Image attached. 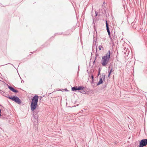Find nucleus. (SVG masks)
Masks as SVG:
<instances>
[{"label":"nucleus","mask_w":147,"mask_h":147,"mask_svg":"<svg viewBox=\"0 0 147 147\" xmlns=\"http://www.w3.org/2000/svg\"><path fill=\"white\" fill-rule=\"evenodd\" d=\"M48 45V43L47 42H46L44 43V44L42 45V48L44 47H46Z\"/></svg>","instance_id":"obj_19"},{"label":"nucleus","mask_w":147,"mask_h":147,"mask_svg":"<svg viewBox=\"0 0 147 147\" xmlns=\"http://www.w3.org/2000/svg\"><path fill=\"white\" fill-rule=\"evenodd\" d=\"M83 89H84V86H78L77 91L80 92V91H81V90H83Z\"/></svg>","instance_id":"obj_14"},{"label":"nucleus","mask_w":147,"mask_h":147,"mask_svg":"<svg viewBox=\"0 0 147 147\" xmlns=\"http://www.w3.org/2000/svg\"><path fill=\"white\" fill-rule=\"evenodd\" d=\"M0 81H1V80H0Z\"/></svg>","instance_id":"obj_39"},{"label":"nucleus","mask_w":147,"mask_h":147,"mask_svg":"<svg viewBox=\"0 0 147 147\" xmlns=\"http://www.w3.org/2000/svg\"><path fill=\"white\" fill-rule=\"evenodd\" d=\"M44 96H40V100H41V99Z\"/></svg>","instance_id":"obj_29"},{"label":"nucleus","mask_w":147,"mask_h":147,"mask_svg":"<svg viewBox=\"0 0 147 147\" xmlns=\"http://www.w3.org/2000/svg\"><path fill=\"white\" fill-rule=\"evenodd\" d=\"M63 90H64V91H67V92L69 91V90H67L66 88L64 89Z\"/></svg>","instance_id":"obj_24"},{"label":"nucleus","mask_w":147,"mask_h":147,"mask_svg":"<svg viewBox=\"0 0 147 147\" xmlns=\"http://www.w3.org/2000/svg\"><path fill=\"white\" fill-rule=\"evenodd\" d=\"M106 86H107V85H105L104 86H103V87H102V88H105V87H106Z\"/></svg>","instance_id":"obj_30"},{"label":"nucleus","mask_w":147,"mask_h":147,"mask_svg":"<svg viewBox=\"0 0 147 147\" xmlns=\"http://www.w3.org/2000/svg\"><path fill=\"white\" fill-rule=\"evenodd\" d=\"M1 117H0V118L1 119H4L5 118H6V117H3V115H1Z\"/></svg>","instance_id":"obj_21"},{"label":"nucleus","mask_w":147,"mask_h":147,"mask_svg":"<svg viewBox=\"0 0 147 147\" xmlns=\"http://www.w3.org/2000/svg\"><path fill=\"white\" fill-rule=\"evenodd\" d=\"M72 30L71 29H69L67 30L65 32V33L64 34L63 33V32H62L61 34H59V35H61V34H63L64 35H69L70 33L72 32Z\"/></svg>","instance_id":"obj_12"},{"label":"nucleus","mask_w":147,"mask_h":147,"mask_svg":"<svg viewBox=\"0 0 147 147\" xmlns=\"http://www.w3.org/2000/svg\"><path fill=\"white\" fill-rule=\"evenodd\" d=\"M1 110L0 109V117L2 115L1 114Z\"/></svg>","instance_id":"obj_28"},{"label":"nucleus","mask_w":147,"mask_h":147,"mask_svg":"<svg viewBox=\"0 0 147 147\" xmlns=\"http://www.w3.org/2000/svg\"><path fill=\"white\" fill-rule=\"evenodd\" d=\"M100 70H101L100 69V67H99V69H98V74H97V77H98V76H99V75H100V80H99L98 82L97 83V84L96 85V86H98L101 84V76L100 75Z\"/></svg>","instance_id":"obj_8"},{"label":"nucleus","mask_w":147,"mask_h":147,"mask_svg":"<svg viewBox=\"0 0 147 147\" xmlns=\"http://www.w3.org/2000/svg\"><path fill=\"white\" fill-rule=\"evenodd\" d=\"M147 145V139H142L139 141L138 147H144Z\"/></svg>","instance_id":"obj_5"},{"label":"nucleus","mask_w":147,"mask_h":147,"mask_svg":"<svg viewBox=\"0 0 147 147\" xmlns=\"http://www.w3.org/2000/svg\"><path fill=\"white\" fill-rule=\"evenodd\" d=\"M106 28H107V33H109L110 32L109 29V24H108V21L107 20L106 21Z\"/></svg>","instance_id":"obj_13"},{"label":"nucleus","mask_w":147,"mask_h":147,"mask_svg":"<svg viewBox=\"0 0 147 147\" xmlns=\"http://www.w3.org/2000/svg\"><path fill=\"white\" fill-rule=\"evenodd\" d=\"M0 93H1L3 96L7 98L8 96H10L8 94H7L3 91H2V92H0Z\"/></svg>","instance_id":"obj_15"},{"label":"nucleus","mask_w":147,"mask_h":147,"mask_svg":"<svg viewBox=\"0 0 147 147\" xmlns=\"http://www.w3.org/2000/svg\"><path fill=\"white\" fill-rule=\"evenodd\" d=\"M7 98L19 104H20L22 102L19 97L16 96H8Z\"/></svg>","instance_id":"obj_4"},{"label":"nucleus","mask_w":147,"mask_h":147,"mask_svg":"<svg viewBox=\"0 0 147 147\" xmlns=\"http://www.w3.org/2000/svg\"><path fill=\"white\" fill-rule=\"evenodd\" d=\"M39 97V96L37 95H35L32 97L30 105L31 111L36 110V109L37 110H39L37 107Z\"/></svg>","instance_id":"obj_2"},{"label":"nucleus","mask_w":147,"mask_h":147,"mask_svg":"<svg viewBox=\"0 0 147 147\" xmlns=\"http://www.w3.org/2000/svg\"><path fill=\"white\" fill-rule=\"evenodd\" d=\"M109 37L110 38V39L111 42L113 43V40L112 38L111 37V36L110 37Z\"/></svg>","instance_id":"obj_22"},{"label":"nucleus","mask_w":147,"mask_h":147,"mask_svg":"<svg viewBox=\"0 0 147 147\" xmlns=\"http://www.w3.org/2000/svg\"><path fill=\"white\" fill-rule=\"evenodd\" d=\"M31 111L33 113V116L32 120L34 123L33 128L35 130H36L38 129V118L39 117L38 113L39 112V110H37L36 109V110Z\"/></svg>","instance_id":"obj_1"},{"label":"nucleus","mask_w":147,"mask_h":147,"mask_svg":"<svg viewBox=\"0 0 147 147\" xmlns=\"http://www.w3.org/2000/svg\"><path fill=\"white\" fill-rule=\"evenodd\" d=\"M0 91H1V90H0Z\"/></svg>","instance_id":"obj_38"},{"label":"nucleus","mask_w":147,"mask_h":147,"mask_svg":"<svg viewBox=\"0 0 147 147\" xmlns=\"http://www.w3.org/2000/svg\"><path fill=\"white\" fill-rule=\"evenodd\" d=\"M32 54H30V55H32Z\"/></svg>","instance_id":"obj_37"},{"label":"nucleus","mask_w":147,"mask_h":147,"mask_svg":"<svg viewBox=\"0 0 147 147\" xmlns=\"http://www.w3.org/2000/svg\"><path fill=\"white\" fill-rule=\"evenodd\" d=\"M95 45H96V52L95 53V60L93 62V63H95L96 60V61L98 62L96 60V58H97V57L98 56V53H97V47L98 46V45H96V41H95Z\"/></svg>","instance_id":"obj_10"},{"label":"nucleus","mask_w":147,"mask_h":147,"mask_svg":"<svg viewBox=\"0 0 147 147\" xmlns=\"http://www.w3.org/2000/svg\"><path fill=\"white\" fill-rule=\"evenodd\" d=\"M21 83H22V82H23V83H24V80H22V79L21 78Z\"/></svg>","instance_id":"obj_31"},{"label":"nucleus","mask_w":147,"mask_h":147,"mask_svg":"<svg viewBox=\"0 0 147 147\" xmlns=\"http://www.w3.org/2000/svg\"><path fill=\"white\" fill-rule=\"evenodd\" d=\"M86 92L87 90L85 89V88L84 87V89H83V90H81V91H80V93L84 94H86Z\"/></svg>","instance_id":"obj_16"},{"label":"nucleus","mask_w":147,"mask_h":147,"mask_svg":"<svg viewBox=\"0 0 147 147\" xmlns=\"http://www.w3.org/2000/svg\"><path fill=\"white\" fill-rule=\"evenodd\" d=\"M111 52L109 50L108 52L103 57H102V65L105 66L108 63L110 57Z\"/></svg>","instance_id":"obj_3"},{"label":"nucleus","mask_w":147,"mask_h":147,"mask_svg":"<svg viewBox=\"0 0 147 147\" xmlns=\"http://www.w3.org/2000/svg\"><path fill=\"white\" fill-rule=\"evenodd\" d=\"M100 9H99L98 11H95V22L98 21L100 19Z\"/></svg>","instance_id":"obj_6"},{"label":"nucleus","mask_w":147,"mask_h":147,"mask_svg":"<svg viewBox=\"0 0 147 147\" xmlns=\"http://www.w3.org/2000/svg\"><path fill=\"white\" fill-rule=\"evenodd\" d=\"M91 78L92 79V80H94V76L93 74H92L91 76Z\"/></svg>","instance_id":"obj_25"},{"label":"nucleus","mask_w":147,"mask_h":147,"mask_svg":"<svg viewBox=\"0 0 147 147\" xmlns=\"http://www.w3.org/2000/svg\"><path fill=\"white\" fill-rule=\"evenodd\" d=\"M58 90L59 91H62V92L64 91V90H63V89H59Z\"/></svg>","instance_id":"obj_26"},{"label":"nucleus","mask_w":147,"mask_h":147,"mask_svg":"<svg viewBox=\"0 0 147 147\" xmlns=\"http://www.w3.org/2000/svg\"><path fill=\"white\" fill-rule=\"evenodd\" d=\"M113 71V70L112 65L111 67V65H110L109 67V71H108V72H109V74H108V76H107L108 77H109L110 76Z\"/></svg>","instance_id":"obj_11"},{"label":"nucleus","mask_w":147,"mask_h":147,"mask_svg":"<svg viewBox=\"0 0 147 147\" xmlns=\"http://www.w3.org/2000/svg\"><path fill=\"white\" fill-rule=\"evenodd\" d=\"M94 83V80H92L91 81V83L92 84Z\"/></svg>","instance_id":"obj_32"},{"label":"nucleus","mask_w":147,"mask_h":147,"mask_svg":"<svg viewBox=\"0 0 147 147\" xmlns=\"http://www.w3.org/2000/svg\"><path fill=\"white\" fill-rule=\"evenodd\" d=\"M108 35H109V37L111 36V32H110L108 33Z\"/></svg>","instance_id":"obj_27"},{"label":"nucleus","mask_w":147,"mask_h":147,"mask_svg":"<svg viewBox=\"0 0 147 147\" xmlns=\"http://www.w3.org/2000/svg\"><path fill=\"white\" fill-rule=\"evenodd\" d=\"M98 48L99 51H100L101 50V45H99Z\"/></svg>","instance_id":"obj_23"},{"label":"nucleus","mask_w":147,"mask_h":147,"mask_svg":"<svg viewBox=\"0 0 147 147\" xmlns=\"http://www.w3.org/2000/svg\"><path fill=\"white\" fill-rule=\"evenodd\" d=\"M102 50H104V49L103 47H102Z\"/></svg>","instance_id":"obj_33"},{"label":"nucleus","mask_w":147,"mask_h":147,"mask_svg":"<svg viewBox=\"0 0 147 147\" xmlns=\"http://www.w3.org/2000/svg\"><path fill=\"white\" fill-rule=\"evenodd\" d=\"M42 68H43V66L42 65Z\"/></svg>","instance_id":"obj_36"},{"label":"nucleus","mask_w":147,"mask_h":147,"mask_svg":"<svg viewBox=\"0 0 147 147\" xmlns=\"http://www.w3.org/2000/svg\"><path fill=\"white\" fill-rule=\"evenodd\" d=\"M131 26H132V28L134 29H135L136 28L135 23L134 22H133L131 23Z\"/></svg>","instance_id":"obj_18"},{"label":"nucleus","mask_w":147,"mask_h":147,"mask_svg":"<svg viewBox=\"0 0 147 147\" xmlns=\"http://www.w3.org/2000/svg\"><path fill=\"white\" fill-rule=\"evenodd\" d=\"M106 5H107V4H106L105 1L103 2V4L102 5V7H103V9L104 10V12L103 13V11L102 12V13H104V14H105L106 15V10H107V8L106 7Z\"/></svg>","instance_id":"obj_9"},{"label":"nucleus","mask_w":147,"mask_h":147,"mask_svg":"<svg viewBox=\"0 0 147 147\" xmlns=\"http://www.w3.org/2000/svg\"><path fill=\"white\" fill-rule=\"evenodd\" d=\"M71 90L72 91H78V86H75L74 87H71Z\"/></svg>","instance_id":"obj_17"},{"label":"nucleus","mask_w":147,"mask_h":147,"mask_svg":"<svg viewBox=\"0 0 147 147\" xmlns=\"http://www.w3.org/2000/svg\"><path fill=\"white\" fill-rule=\"evenodd\" d=\"M106 40V38H103L102 40Z\"/></svg>","instance_id":"obj_34"},{"label":"nucleus","mask_w":147,"mask_h":147,"mask_svg":"<svg viewBox=\"0 0 147 147\" xmlns=\"http://www.w3.org/2000/svg\"><path fill=\"white\" fill-rule=\"evenodd\" d=\"M7 86H8V88L11 91L15 93H17L18 92V90L15 89L13 87L7 84H6Z\"/></svg>","instance_id":"obj_7"},{"label":"nucleus","mask_w":147,"mask_h":147,"mask_svg":"<svg viewBox=\"0 0 147 147\" xmlns=\"http://www.w3.org/2000/svg\"><path fill=\"white\" fill-rule=\"evenodd\" d=\"M9 28H8V30H7V33H8V31H9Z\"/></svg>","instance_id":"obj_35"},{"label":"nucleus","mask_w":147,"mask_h":147,"mask_svg":"<svg viewBox=\"0 0 147 147\" xmlns=\"http://www.w3.org/2000/svg\"><path fill=\"white\" fill-rule=\"evenodd\" d=\"M102 76L103 79L102 78V84L103 83V80L104 81L105 80V76L104 75V74H102Z\"/></svg>","instance_id":"obj_20"}]
</instances>
